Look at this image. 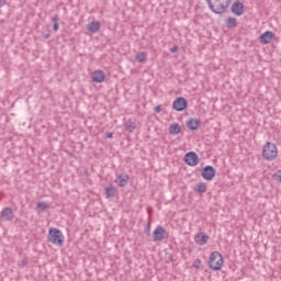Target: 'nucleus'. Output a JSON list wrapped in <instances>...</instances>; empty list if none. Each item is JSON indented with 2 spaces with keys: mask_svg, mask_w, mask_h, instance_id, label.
<instances>
[{
  "mask_svg": "<svg viewBox=\"0 0 281 281\" xmlns=\"http://www.w3.org/2000/svg\"><path fill=\"white\" fill-rule=\"evenodd\" d=\"M234 0H206V3L214 14H224Z\"/></svg>",
  "mask_w": 281,
  "mask_h": 281,
  "instance_id": "obj_1",
  "label": "nucleus"
},
{
  "mask_svg": "<svg viewBox=\"0 0 281 281\" xmlns=\"http://www.w3.org/2000/svg\"><path fill=\"white\" fill-rule=\"evenodd\" d=\"M278 145L273 142H266L261 149V157L266 161H276L278 159Z\"/></svg>",
  "mask_w": 281,
  "mask_h": 281,
  "instance_id": "obj_2",
  "label": "nucleus"
},
{
  "mask_svg": "<svg viewBox=\"0 0 281 281\" xmlns=\"http://www.w3.org/2000/svg\"><path fill=\"white\" fill-rule=\"evenodd\" d=\"M225 265L223 255L218 251H213L209 256V267L212 271H221Z\"/></svg>",
  "mask_w": 281,
  "mask_h": 281,
  "instance_id": "obj_3",
  "label": "nucleus"
},
{
  "mask_svg": "<svg viewBox=\"0 0 281 281\" xmlns=\"http://www.w3.org/2000/svg\"><path fill=\"white\" fill-rule=\"evenodd\" d=\"M48 243L56 245L57 247H63L65 245V235L58 228H49L48 231Z\"/></svg>",
  "mask_w": 281,
  "mask_h": 281,
  "instance_id": "obj_4",
  "label": "nucleus"
},
{
  "mask_svg": "<svg viewBox=\"0 0 281 281\" xmlns=\"http://www.w3.org/2000/svg\"><path fill=\"white\" fill-rule=\"evenodd\" d=\"M172 109L175 111H186L188 109V101L183 97H178L173 103H172Z\"/></svg>",
  "mask_w": 281,
  "mask_h": 281,
  "instance_id": "obj_5",
  "label": "nucleus"
},
{
  "mask_svg": "<svg viewBox=\"0 0 281 281\" xmlns=\"http://www.w3.org/2000/svg\"><path fill=\"white\" fill-rule=\"evenodd\" d=\"M202 177L205 181H212L216 177V169L212 166H206L202 169Z\"/></svg>",
  "mask_w": 281,
  "mask_h": 281,
  "instance_id": "obj_6",
  "label": "nucleus"
},
{
  "mask_svg": "<svg viewBox=\"0 0 281 281\" xmlns=\"http://www.w3.org/2000/svg\"><path fill=\"white\" fill-rule=\"evenodd\" d=\"M232 12L235 14V16H243L245 14V4L240 1H235L232 4Z\"/></svg>",
  "mask_w": 281,
  "mask_h": 281,
  "instance_id": "obj_7",
  "label": "nucleus"
},
{
  "mask_svg": "<svg viewBox=\"0 0 281 281\" xmlns=\"http://www.w3.org/2000/svg\"><path fill=\"white\" fill-rule=\"evenodd\" d=\"M155 243H161L166 238V229L161 226H157L153 233Z\"/></svg>",
  "mask_w": 281,
  "mask_h": 281,
  "instance_id": "obj_8",
  "label": "nucleus"
},
{
  "mask_svg": "<svg viewBox=\"0 0 281 281\" xmlns=\"http://www.w3.org/2000/svg\"><path fill=\"white\" fill-rule=\"evenodd\" d=\"M91 80L100 85L106 80V74L103 70H94L91 74Z\"/></svg>",
  "mask_w": 281,
  "mask_h": 281,
  "instance_id": "obj_9",
  "label": "nucleus"
},
{
  "mask_svg": "<svg viewBox=\"0 0 281 281\" xmlns=\"http://www.w3.org/2000/svg\"><path fill=\"white\" fill-rule=\"evenodd\" d=\"M184 161L188 166H196L199 164V156L194 151L186 154Z\"/></svg>",
  "mask_w": 281,
  "mask_h": 281,
  "instance_id": "obj_10",
  "label": "nucleus"
},
{
  "mask_svg": "<svg viewBox=\"0 0 281 281\" xmlns=\"http://www.w3.org/2000/svg\"><path fill=\"white\" fill-rule=\"evenodd\" d=\"M207 240H210V236L205 235V233L201 232L194 236V243L200 247H203V245H207Z\"/></svg>",
  "mask_w": 281,
  "mask_h": 281,
  "instance_id": "obj_11",
  "label": "nucleus"
},
{
  "mask_svg": "<svg viewBox=\"0 0 281 281\" xmlns=\"http://www.w3.org/2000/svg\"><path fill=\"white\" fill-rule=\"evenodd\" d=\"M274 34L271 31H266L260 35V43L262 45H269L273 41Z\"/></svg>",
  "mask_w": 281,
  "mask_h": 281,
  "instance_id": "obj_12",
  "label": "nucleus"
},
{
  "mask_svg": "<svg viewBox=\"0 0 281 281\" xmlns=\"http://www.w3.org/2000/svg\"><path fill=\"white\" fill-rule=\"evenodd\" d=\"M200 124H201V121H199V119H189L187 121V126L190 131H198Z\"/></svg>",
  "mask_w": 281,
  "mask_h": 281,
  "instance_id": "obj_13",
  "label": "nucleus"
},
{
  "mask_svg": "<svg viewBox=\"0 0 281 281\" xmlns=\"http://www.w3.org/2000/svg\"><path fill=\"white\" fill-rule=\"evenodd\" d=\"M128 179H130L128 175L117 176L115 179V183H117L120 188H124V186L128 183Z\"/></svg>",
  "mask_w": 281,
  "mask_h": 281,
  "instance_id": "obj_14",
  "label": "nucleus"
},
{
  "mask_svg": "<svg viewBox=\"0 0 281 281\" xmlns=\"http://www.w3.org/2000/svg\"><path fill=\"white\" fill-rule=\"evenodd\" d=\"M100 27H101V24L100 22L98 21H93V22H90L88 24V30L89 32H91L92 34H97V32H100Z\"/></svg>",
  "mask_w": 281,
  "mask_h": 281,
  "instance_id": "obj_15",
  "label": "nucleus"
},
{
  "mask_svg": "<svg viewBox=\"0 0 281 281\" xmlns=\"http://www.w3.org/2000/svg\"><path fill=\"white\" fill-rule=\"evenodd\" d=\"M1 216L3 221H12V218H14V213H12V209L7 207L1 212Z\"/></svg>",
  "mask_w": 281,
  "mask_h": 281,
  "instance_id": "obj_16",
  "label": "nucleus"
},
{
  "mask_svg": "<svg viewBox=\"0 0 281 281\" xmlns=\"http://www.w3.org/2000/svg\"><path fill=\"white\" fill-rule=\"evenodd\" d=\"M170 135H179L181 133V125L179 123H173L169 126Z\"/></svg>",
  "mask_w": 281,
  "mask_h": 281,
  "instance_id": "obj_17",
  "label": "nucleus"
},
{
  "mask_svg": "<svg viewBox=\"0 0 281 281\" xmlns=\"http://www.w3.org/2000/svg\"><path fill=\"white\" fill-rule=\"evenodd\" d=\"M117 194V189L113 186L105 188L106 199H111Z\"/></svg>",
  "mask_w": 281,
  "mask_h": 281,
  "instance_id": "obj_18",
  "label": "nucleus"
},
{
  "mask_svg": "<svg viewBox=\"0 0 281 281\" xmlns=\"http://www.w3.org/2000/svg\"><path fill=\"white\" fill-rule=\"evenodd\" d=\"M194 192H199L200 194L207 192V184L205 182L198 183L194 188Z\"/></svg>",
  "mask_w": 281,
  "mask_h": 281,
  "instance_id": "obj_19",
  "label": "nucleus"
},
{
  "mask_svg": "<svg viewBox=\"0 0 281 281\" xmlns=\"http://www.w3.org/2000/svg\"><path fill=\"white\" fill-rule=\"evenodd\" d=\"M226 25L229 30H234V27H238V20L236 18H228Z\"/></svg>",
  "mask_w": 281,
  "mask_h": 281,
  "instance_id": "obj_20",
  "label": "nucleus"
},
{
  "mask_svg": "<svg viewBox=\"0 0 281 281\" xmlns=\"http://www.w3.org/2000/svg\"><path fill=\"white\" fill-rule=\"evenodd\" d=\"M49 209V204L47 202H38L36 210L37 212H45V210Z\"/></svg>",
  "mask_w": 281,
  "mask_h": 281,
  "instance_id": "obj_21",
  "label": "nucleus"
},
{
  "mask_svg": "<svg viewBox=\"0 0 281 281\" xmlns=\"http://www.w3.org/2000/svg\"><path fill=\"white\" fill-rule=\"evenodd\" d=\"M146 58H147L146 53L140 52V53H138V54L136 55V60H137L138 63H146Z\"/></svg>",
  "mask_w": 281,
  "mask_h": 281,
  "instance_id": "obj_22",
  "label": "nucleus"
},
{
  "mask_svg": "<svg viewBox=\"0 0 281 281\" xmlns=\"http://www.w3.org/2000/svg\"><path fill=\"white\" fill-rule=\"evenodd\" d=\"M125 130H126L128 133H133V131H135V124H134V123H126V124H125Z\"/></svg>",
  "mask_w": 281,
  "mask_h": 281,
  "instance_id": "obj_23",
  "label": "nucleus"
},
{
  "mask_svg": "<svg viewBox=\"0 0 281 281\" xmlns=\"http://www.w3.org/2000/svg\"><path fill=\"white\" fill-rule=\"evenodd\" d=\"M54 25H53V30H54V32H58V19L57 18H55L54 20Z\"/></svg>",
  "mask_w": 281,
  "mask_h": 281,
  "instance_id": "obj_24",
  "label": "nucleus"
},
{
  "mask_svg": "<svg viewBox=\"0 0 281 281\" xmlns=\"http://www.w3.org/2000/svg\"><path fill=\"white\" fill-rule=\"evenodd\" d=\"M170 52H171L172 54H175V52H179V46H173V47L170 49Z\"/></svg>",
  "mask_w": 281,
  "mask_h": 281,
  "instance_id": "obj_25",
  "label": "nucleus"
},
{
  "mask_svg": "<svg viewBox=\"0 0 281 281\" xmlns=\"http://www.w3.org/2000/svg\"><path fill=\"white\" fill-rule=\"evenodd\" d=\"M155 112H156V113H161V105L156 106V108H155Z\"/></svg>",
  "mask_w": 281,
  "mask_h": 281,
  "instance_id": "obj_26",
  "label": "nucleus"
},
{
  "mask_svg": "<svg viewBox=\"0 0 281 281\" xmlns=\"http://www.w3.org/2000/svg\"><path fill=\"white\" fill-rule=\"evenodd\" d=\"M7 1L5 0H0V8H3L5 5Z\"/></svg>",
  "mask_w": 281,
  "mask_h": 281,
  "instance_id": "obj_27",
  "label": "nucleus"
},
{
  "mask_svg": "<svg viewBox=\"0 0 281 281\" xmlns=\"http://www.w3.org/2000/svg\"><path fill=\"white\" fill-rule=\"evenodd\" d=\"M106 137H108V139H112L113 138V134L112 133H108Z\"/></svg>",
  "mask_w": 281,
  "mask_h": 281,
  "instance_id": "obj_28",
  "label": "nucleus"
}]
</instances>
